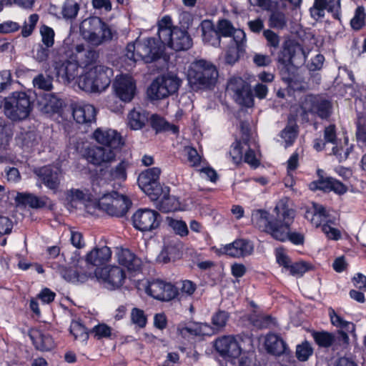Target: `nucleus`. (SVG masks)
Masks as SVG:
<instances>
[{
    "mask_svg": "<svg viewBox=\"0 0 366 366\" xmlns=\"http://www.w3.org/2000/svg\"><path fill=\"white\" fill-rule=\"evenodd\" d=\"M365 14L364 8L358 6L355 13V16L351 19L350 24L352 29L355 30L360 29L365 25Z\"/></svg>",
    "mask_w": 366,
    "mask_h": 366,
    "instance_id": "obj_56",
    "label": "nucleus"
},
{
    "mask_svg": "<svg viewBox=\"0 0 366 366\" xmlns=\"http://www.w3.org/2000/svg\"><path fill=\"white\" fill-rule=\"evenodd\" d=\"M80 32L86 42L95 46L111 41L117 36V32L97 16L84 19L80 24Z\"/></svg>",
    "mask_w": 366,
    "mask_h": 366,
    "instance_id": "obj_3",
    "label": "nucleus"
},
{
    "mask_svg": "<svg viewBox=\"0 0 366 366\" xmlns=\"http://www.w3.org/2000/svg\"><path fill=\"white\" fill-rule=\"evenodd\" d=\"M113 88L117 97L124 102H129L134 96L136 84L132 76L122 74L116 77Z\"/></svg>",
    "mask_w": 366,
    "mask_h": 366,
    "instance_id": "obj_19",
    "label": "nucleus"
},
{
    "mask_svg": "<svg viewBox=\"0 0 366 366\" xmlns=\"http://www.w3.org/2000/svg\"><path fill=\"white\" fill-rule=\"evenodd\" d=\"M156 192L152 197H149L152 201H156V207L163 212L176 211L179 208V199L169 194V188L163 187L155 189Z\"/></svg>",
    "mask_w": 366,
    "mask_h": 366,
    "instance_id": "obj_16",
    "label": "nucleus"
},
{
    "mask_svg": "<svg viewBox=\"0 0 366 366\" xmlns=\"http://www.w3.org/2000/svg\"><path fill=\"white\" fill-rule=\"evenodd\" d=\"M244 43L242 44L241 48H239L237 44L234 43L229 46L226 52L225 61L229 64H234L239 58V52L244 50Z\"/></svg>",
    "mask_w": 366,
    "mask_h": 366,
    "instance_id": "obj_57",
    "label": "nucleus"
},
{
    "mask_svg": "<svg viewBox=\"0 0 366 366\" xmlns=\"http://www.w3.org/2000/svg\"><path fill=\"white\" fill-rule=\"evenodd\" d=\"M132 322L139 327H144L147 324V317L142 310L134 307L131 311Z\"/></svg>",
    "mask_w": 366,
    "mask_h": 366,
    "instance_id": "obj_58",
    "label": "nucleus"
},
{
    "mask_svg": "<svg viewBox=\"0 0 366 366\" xmlns=\"http://www.w3.org/2000/svg\"><path fill=\"white\" fill-rule=\"evenodd\" d=\"M324 140L326 143H331L335 146L338 144L335 125L330 124L325 128Z\"/></svg>",
    "mask_w": 366,
    "mask_h": 366,
    "instance_id": "obj_62",
    "label": "nucleus"
},
{
    "mask_svg": "<svg viewBox=\"0 0 366 366\" xmlns=\"http://www.w3.org/2000/svg\"><path fill=\"white\" fill-rule=\"evenodd\" d=\"M70 332L75 340L86 342L89 337L86 327L78 321H72L70 325Z\"/></svg>",
    "mask_w": 366,
    "mask_h": 366,
    "instance_id": "obj_48",
    "label": "nucleus"
},
{
    "mask_svg": "<svg viewBox=\"0 0 366 366\" xmlns=\"http://www.w3.org/2000/svg\"><path fill=\"white\" fill-rule=\"evenodd\" d=\"M30 97L25 92H13L6 99L4 112L13 122H19L29 117L32 111Z\"/></svg>",
    "mask_w": 366,
    "mask_h": 366,
    "instance_id": "obj_6",
    "label": "nucleus"
},
{
    "mask_svg": "<svg viewBox=\"0 0 366 366\" xmlns=\"http://www.w3.org/2000/svg\"><path fill=\"white\" fill-rule=\"evenodd\" d=\"M66 56L70 59L66 61H56L54 64V70L56 76L64 84H69L79 76V65L73 59V56Z\"/></svg>",
    "mask_w": 366,
    "mask_h": 366,
    "instance_id": "obj_15",
    "label": "nucleus"
},
{
    "mask_svg": "<svg viewBox=\"0 0 366 366\" xmlns=\"http://www.w3.org/2000/svg\"><path fill=\"white\" fill-rule=\"evenodd\" d=\"M187 154V160L192 167H197L200 164L202 158L198 154L197 149L193 147L186 148Z\"/></svg>",
    "mask_w": 366,
    "mask_h": 366,
    "instance_id": "obj_64",
    "label": "nucleus"
},
{
    "mask_svg": "<svg viewBox=\"0 0 366 366\" xmlns=\"http://www.w3.org/2000/svg\"><path fill=\"white\" fill-rule=\"evenodd\" d=\"M229 317V313L224 310H218L212 315L211 322L217 332L224 330L227 324Z\"/></svg>",
    "mask_w": 366,
    "mask_h": 366,
    "instance_id": "obj_43",
    "label": "nucleus"
},
{
    "mask_svg": "<svg viewBox=\"0 0 366 366\" xmlns=\"http://www.w3.org/2000/svg\"><path fill=\"white\" fill-rule=\"evenodd\" d=\"M101 192H98L93 183L92 192L89 189H71L66 193V201L71 207H77L79 204L87 206V202L92 200L94 195L100 194Z\"/></svg>",
    "mask_w": 366,
    "mask_h": 366,
    "instance_id": "obj_22",
    "label": "nucleus"
},
{
    "mask_svg": "<svg viewBox=\"0 0 366 366\" xmlns=\"http://www.w3.org/2000/svg\"><path fill=\"white\" fill-rule=\"evenodd\" d=\"M214 347L217 352L227 362L232 365L239 364V360L245 353H242V349L238 341L237 337L232 335H222L217 338L214 342Z\"/></svg>",
    "mask_w": 366,
    "mask_h": 366,
    "instance_id": "obj_8",
    "label": "nucleus"
},
{
    "mask_svg": "<svg viewBox=\"0 0 366 366\" xmlns=\"http://www.w3.org/2000/svg\"><path fill=\"white\" fill-rule=\"evenodd\" d=\"M305 217L313 226L318 227L325 224L327 221V215L325 208L322 205L312 202L311 206L306 208Z\"/></svg>",
    "mask_w": 366,
    "mask_h": 366,
    "instance_id": "obj_29",
    "label": "nucleus"
},
{
    "mask_svg": "<svg viewBox=\"0 0 366 366\" xmlns=\"http://www.w3.org/2000/svg\"><path fill=\"white\" fill-rule=\"evenodd\" d=\"M264 347L267 352L277 356L282 355L287 350L284 340L274 333H269L265 336Z\"/></svg>",
    "mask_w": 366,
    "mask_h": 366,
    "instance_id": "obj_37",
    "label": "nucleus"
},
{
    "mask_svg": "<svg viewBox=\"0 0 366 366\" xmlns=\"http://www.w3.org/2000/svg\"><path fill=\"white\" fill-rule=\"evenodd\" d=\"M160 174L161 169L159 167H152L143 171L139 175L138 184L149 197L153 196L156 192L155 189L162 187L159 184Z\"/></svg>",
    "mask_w": 366,
    "mask_h": 366,
    "instance_id": "obj_20",
    "label": "nucleus"
},
{
    "mask_svg": "<svg viewBox=\"0 0 366 366\" xmlns=\"http://www.w3.org/2000/svg\"><path fill=\"white\" fill-rule=\"evenodd\" d=\"M73 59L77 62L79 66L86 69L92 65L98 58V54L92 49H85L83 44H78L74 46L71 51Z\"/></svg>",
    "mask_w": 366,
    "mask_h": 366,
    "instance_id": "obj_28",
    "label": "nucleus"
},
{
    "mask_svg": "<svg viewBox=\"0 0 366 366\" xmlns=\"http://www.w3.org/2000/svg\"><path fill=\"white\" fill-rule=\"evenodd\" d=\"M79 10V6L76 2L67 1L62 7V15L66 19L75 18Z\"/></svg>",
    "mask_w": 366,
    "mask_h": 366,
    "instance_id": "obj_55",
    "label": "nucleus"
},
{
    "mask_svg": "<svg viewBox=\"0 0 366 366\" xmlns=\"http://www.w3.org/2000/svg\"><path fill=\"white\" fill-rule=\"evenodd\" d=\"M132 204L129 199L117 192L104 194L95 203L97 207L111 216L122 217Z\"/></svg>",
    "mask_w": 366,
    "mask_h": 366,
    "instance_id": "obj_7",
    "label": "nucleus"
},
{
    "mask_svg": "<svg viewBox=\"0 0 366 366\" xmlns=\"http://www.w3.org/2000/svg\"><path fill=\"white\" fill-rule=\"evenodd\" d=\"M192 46V39L188 32L177 27L173 28V36L169 47L176 50H187Z\"/></svg>",
    "mask_w": 366,
    "mask_h": 366,
    "instance_id": "obj_33",
    "label": "nucleus"
},
{
    "mask_svg": "<svg viewBox=\"0 0 366 366\" xmlns=\"http://www.w3.org/2000/svg\"><path fill=\"white\" fill-rule=\"evenodd\" d=\"M325 10L336 19H340V0H315L310 9V16L317 21L325 16Z\"/></svg>",
    "mask_w": 366,
    "mask_h": 366,
    "instance_id": "obj_18",
    "label": "nucleus"
},
{
    "mask_svg": "<svg viewBox=\"0 0 366 366\" xmlns=\"http://www.w3.org/2000/svg\"><path fill=\"white\" fill-rule=\"evenodd\" d=\"M353 147L348 144V138L345 137L343 144H336L332 147V154L335 155L339 162L345 161L349 157Z\"/></svg>",
    "mask_w": 366,
    "mask_h": 366,
    "instance_id": "obj_45",
    "label": "nucleus"
},
{
    "mask_svg": "<svg viewBox=\"0 0 366 366\" xmlns=\"http://www.w3.org/2000/svg\"><path fill=\"white\" fill-rule=\"evenodd\" d=\"M269 26L275 29H283L287 24V19L283 12L274 10L272 11L269 19Z\"/></svg>",
    "mask_w": 366,
    "mask_h": 366,
    "instance_id": "obj_50",
    "label": "nucleus"
},
{
    "mask_svg": "<svg viewBox=\"0 0 366 366\" xmlns=\"http://www.w3.org/2000/svg\"><path fill=\"white\" fill-rule=\"evenodd\" d=\"M227 89L233 93L237 103L247 107L253 105V96L249 84L241 77H232L227 84Z\"/></svg>",
    "mask_w": 366,
    "mask_h": 366,
    "instance_id": "obj_13",
    "label": "nucleus"
},
{
    "mask_svg": "<svg viewBox=\"0 0 366 366\" xmlns=\"http://www.w3.org/2000/svg\"><path fill=\"white\" fill-rule=\"evenodd\" d=\"M97 110L89 104H82L76 106L73 110V117L79 124H88L96 120Z\"/></svg>",
    "mask_w": 366,
    "mask_h": 366,
    "instance_id": "obj_30",
    "label": "nucleus"
},
{
    "mask_svg": "<svg viewBox=\"0 0 366 366\" xmlns=\"http://www.w3.org/2000/svg\"><path fill=\"white\" fill-rule=\"evenodd\" d=\"M58 272L67 282L72 283L84 282L87 280L85 274H79L75 270L64 267H58Z\"/></svg>",
    "mask_w": 366,
    "mask_h": 366,
    "instance_id": "obj_42",
    "label": "nucleus"
},
{
    "mask_svg": "<svg viewBox=\"0 0 366 366\" xmlns=\"http://www.w3.org/2000/svg\"><path fill=\"white\" fill-rule=\"evenodd\" d=\"M218 76L216 66L203 59L194 60L187 70V79L193 89H211L217 83Z\"/></svg>",
    "mask_w": 366,
    "mask_h": 366,
    "instance_id": "obj_2",
    "label": "nucleus"
},
{
    "mask_svg": "<svg viewBox=\"0 0 366 366\" xmlns=\"http://www.w3.org/2000/svg\"><path fill=\"white\" fill-rule=\"evenodd\" d=\"M112 75V69L103 65H96L86 69L78 76L76 83L80 89L86 92H100L109 86Z\"/></svg>",
    "mask_w": 366,
    "mask_h": 366,
    "instance_id": "obj_4",
    "label": "nucleus"
},
{
    "mask_svg": "<svg viewBox=\"0 0 366 366\" xmlns=\"http://www.w3.org/2000/svg\"><path fill=\"white\" fill-rule=\"evenodd\" d=\"M313 349L308 342H302L296 347V357L300 361H306L312 355Z\"/></svg>",
    "mask_w": 366,
    "mask_h": 366,
    "instance_id": "obj_54",
    "label": "nucleus"
},
{
    "mask_svg": "<svg viewBox=\"0 0 366 366\" xmlns=\"http://www.w3.org/2000/svg\"><path fill=\"white\" fill-rule=\"evenodd\" d=\"M223 253L232 257L240 258L250 255L254 250L253 244L245 239H237L233 242L224 245Z\"/></svg>",
    "mask_w": 366,
    "mask_h": 366,
    "instance_id": "obj_24",
    "label": "nucleus"
},
{
    "mask_svg": "<svg viewBox=\"0 0 366 366\" xmlns=\"http://www.w3.org/2000/svg\"><path fill=\"white\" fill-rule=\"evenodd\" d=\"M297 55L305 59L303 50L298 46L287 44L278 56V61L283 66H293Z\"/></svg>",
    "mask_w": 366,
    "mask_h": 366,
    "instance_id": "obj_31",
    "label": "nucleus"
},
{
    "mask_svg": "<svg viewBox=\"0 0 366 366\" xmlns=\"http://www.w3.org/2000/svg\"><path fill=\"white\" fill-rule=\"evenodd\" d=\"M127 164L125 162H121L115 168L109 172L111 180L117 181L118 184L124 182L127 179Z\"/></svg>",
    "mask_w": 366,
    "mask_h": 366,
    "instance_id": "obj_51",
    "label": "nucleus"
},
{
    "mask_svg": "<svg viewBox=\"0 0 366 366\" xmlns=\"http://www.w3.org/2000/svg\"><path fill=\"white\" fill-rule=\"evenodd\" d=\"M34 172L46 187L52 190L58 189L61 177L60 169L51 166H44L36 168Z\"/></svg>",
    "mask_w": 366,
    "mask_h": 366,
    "instance_id": "obj_23",
    "label": "nucleus"
},
{
    "mask_svg": "<svg viewBox=\"0 0 366 366\" xmlns=\"http://www.w3.org/2000/svg\"><path fill=\"white\" fill-rule=\"evenodd\" d=\"M149 119V113L142 108H134L127 114V126L132 130L142 129Z\"/></svg>",
    "mask_w": 366,
    "mask_h": 366,
    "instance_id": "obj_32",
    "label": "nucleus"
},
{
    "mask_svg": "<svg viewBox=\"0 0 366 366\" xmlns=\"http://www.w3.org/2000/svg\"><path fill=\"white\" fill-rule=\"evenodd\" d=\"M134 228L142 232H152L157 229L161 222V216L150 209H138L132 216Z\"/></svg>",
    "mask_w": 366,
    "mask_h": 366,
    "instance_id": "obj_12",
    "label": "nucleus"
},
{
    "mask_svg": "<svg viewBox=\"0 0 366 366\" xmlns=\"http://www.w3.org/2000/svg\"><path fill=\"white\" fill-rule=\"evenodd\" d=\"M117 256L118 262L129 270H137L141 266V259L128 249H119Z\"/></svg>",
    "mask_w": 366,
    "mask_h": 366,
    "instance_id": "obj_38",
    "label": "nucleus"
},
{
    "mask_svg": "<svg viewBox=\"0 0 366 366\" xmlns=\"http://www.w3.org/2000/svg\"><path fill=\"white\" fill-rule=\"evenodd\" d=\"M40 34L43 44L47 48H51L54 44L55 33L52 28L43 25L40 28Z\"/></svg>",
    "mask_w": 366,
    "mask_h": 366,
    "instance_id": "obj_53",
    "label": "nucleus"
},
{
    "mask_svg": "<svg viewBox=\"0 0 366 366\" xmlns=\"http://www.w3.org/2000/svg\"><path fill=\"white\" fill-rule=\"evenodd\" d=\"M244 147L240 142H237L230 149L229 155L234 164H239L243 160Z\"/></svg>",
    "mask_w": 366,
    "mask_h": 366,
    "instance_id": "obj_60",
    "label": "nucleus"
},
{
    "mask_svg": "<svg viewBox=\"0 0 366 366\" xmlns=\"http://www.w3.org/2000/svg\"><path fill=\"white\" fill-rule=\"evenodd\" d=\"M111 257L112 251L110 248L107 246H104L94 248L86 254L85 260L89 264L100 266L108 262Z\"/></svg>",
    "mask_w": 366,
    "mask_h": 366,
    "instance_id": "obj_34",
    "label": "nucleus"
},
{
    "mask_svg": "<svg viewBox=\"0 0 366 366\" xmlns=\"http://www.w3.org/2000/svg\"><path fill=\"white\" fill-rule=\"evenodd\" d=\"M219 37H232V41L234 44H237L239 48L243 43L246 42V34L242 29H236L232 24L227 20L222 19L218 21L216 29Z\"/></svg>",
    "mask_w": 366,
    "mask_h": 366,
    "instance_id": "obj_25",
    "label": "nucleus"
},
{
    "mask_svg": "<svg viewBox=\"0 0 366 366\" xmlns=\"http://www.w3.org/2000/svg\"><path fill=\"white\" fill-rule=\"evenodd\" d=\"M39 20V16L36 14H31L29 17L28 22L24 26L21 34L23 36H29L33 31L36 23Z\"/></svg>",
    "mask_w": 366,
    "mask_h": 366,
    "instance_id": "obj_61",
    "label": "nucleus"
},
{
    "mask_svg": "<svg viewBox=\"0 0 366 366\" xmlns=\"http://www.w3.org/2000/svg\"><path fill=\"white\" fill-rule=\"evenodd\" d=\"M36 106L42 113L51 114L59 112L62 101L56 94L45 93L37 97Z\"/></svg>",
    "mask_w": 366,
    "mask_h": 366,
    "instance_id": "obj_27",
    "label": "nucleus"
},
{
    "mask_svg": "<svg viewBox=\"0 0 366 366\" xmlns=\"http://www.w3.org/2000/svg\"><path fill=\"white\" fill-rule=\"evenodd\" d=\"M332 177L320 178L317 181H314L310 184L311 190H322L324 192H330V186Z\"/></svg>",
    "mask_w": 366,
    "mask_h": 366,
    "instance_id": "obj_59",
    "label": "nucleus"
},
{
    "mask_svg": "<svg viewBox=\"0 0 366 366\" xmlns=\"http://www.w3.org/2000/svg\"><path fill=\"white\" fill-rule=\"evenodd\" d=\"M29 337L37 350L49 351L54 347V340L48 333L39 330H32L30 331Z\"/></svg>",
    "mask_w": 366,
    "mask_h": 366,
    "instance_id": "obj_36",
    "label": "nucleus"
},
{
    "mask_svg": "<svg viewBox=\"0 0 366 366\" xmlns=\"http://www.w3.org/2000/svg\"><path fill=\"white\" fill-rule=\"evenodd\" d=\"M53 79L54 78L50 75L39 74L33 79L32 83L36 89L51 91L54 88Z\"/></svg>",
    "mask_w": 366,
    "mask_h": 366,
    "instance_id": "obj_44",
    "label": "nucleus"
},
{
    "mask_svg": "<svg viewBox=\"0 0 366 366\" xmlns=\"http://www.w3.org/2000/svg\"><path fill=\"white\" fill-rule=\"evenodd\" d=\"M17 142L24 150L29 152L38 145L39 137L33 131L21 132L17 137Z\"/></svg>",
    "mask_w": 366,
    "mask_h": 366,
    "instance_id": "obj_40",
    "label": "nucleus"
},
{
    "mask_svg": "<svg viewBox=\"0 0 366 366\" xmlns=\"http://www.w3.org/2000/svg\"><path fill=\"white\" fill-rule=\"evenodd\" d=\"M297 127L295 123H290L286 126V127L281 132V137L285 140V147L291 146L297 135Z\"/></svg>",
    "mask_w": 366,
    "mask_h": 366,
    "instance_id": "obj_46",
    "label": "nucleus"
},
{
    "mask_svg": "<svg viewBox=\"0 0 366 366\" xmlns=\"http://www.w3.org/2000/svg\"><path fill=\"white\" fill-rule=\"evenodd\" d=\"M276 261L282 267V272L295 277H301L311 269V265L306 262L292 263L291 259L282 248L275 250Z\"/></svg>",
    "mask_w": 366,
    "mask_h": 366,
    "instance_id": "obj_14",
    "label": "nucleus"
},
{
    "mask_svg": "<svg viewBox=\"0 0 366 366\" xmlns=\"http://www.w3.org/2000/svg\"><path fill=\"white\" fill-rule=\"evenodd\" d=\"M163 50L159 41L154 38H147L144 40H137L129 43L126 48L125 56L133 62L143 61L150 63L159 59Z\"/></svg>",
    "mask_w": 366,
    "mask_h": 366,
    "instance_id": "obj_5",
    "label": "nucleus"
},
{
    "mask_svg": "<svg viewBox=\"0 0 366 366\" xmlns=\"http://www.w3.org/2000/svg\"><path fill=\"white\" fill-rule=\"evenodd\" d=\"M287 198L280 199L273 210L275 217L264 209H254L252 212V224L259 229L269 234L274 239L284 242L287 237L289 226L295 217V211L290 207Z\"/></svg>",
    "mask_w": 366,
    "mask_h": 366,
    "instance_id": "obj_1",
    "label": "nucleus"
},
{
    "mask_svg": "<svg viewBox=\"0 0 366 366\" xmlns=\"http://www.w3.org/2000/svg\"><path fill=\"white\" fill-rule=\"evenodd\" d=\"M158 41L161 46L163 44L169 46L173 36V29H158Z\"/></svg>",
    "mask_w": 366,
    "mask_h": 366,
    "instance_id": "obj_63",
    "label": "nucleus"
},
{
    "mask_svg": "<svg viewBox=\"0 0 366 366\" xmlns=\"http://www.w3.org/2000/svg\"><path fill=\"white\" fill-rule=\"evenodd\" d=\"M146 292L154 299L162 301H169L176 295V290L172 285L159 280L149 282L146 287Z\"/></svg>",
    "mask_w": 366,
    "mask_h": 366,
    "instance_id": "obj_21",
    "label": "nucleus"
},
{
    "mask_svg": "<svg viewBox=\"0 0 366 366\" xmlns=\"http://www.w3.org/2000/svg\"><path fill=\"white\" fill-rule=\"evenodd\" d=\"M312 335L316 343L320 347H328L335 341V337L327 332H315Z\"/></svg>",
    "mask_w": 366,
    "mask_h": 366,
    "instance_id": "obj_52",
    "label": "nucleus"
},
{
    "mask_svg": "<svg viewBox=\"0 0 366 366\" xmlns=\"http://www.w3.org/2000/svg\"><path fill=\"white\" fill-rule=\"evenodd\" d=\"M186 330L191 334L195 335H212L217 333L214 325H209L208 323H198L194 327H186Z\"/></svg>",
    "mask_w": 366,
    "mask_h": 366,
    "instance_id": "obj_47",
    "label": "nucleus"
},
{
    "mask_svg": "<svg viewBox=\"0 0 366 366\" xmlns=\"http://www.w3.org/2000/svg\"><path fill=\"white\" fill-rule=\"evenodd\" d=\"M167 222L177 234L181 237H185L188 234L189 231L185 222L168 217Z\"/></svg>",
    "mask_w": 366,
    "mask_h": 366,
    "instance_id": "obj_49",
    "label": "nucleus"
},
{
    "mask_svg": "<svg viewBox=\"0 0 366 366\" xmlns=\"http://www.w3.org/2000/svg\"><path fill=\"white\" fill-rule=\"evenodd\" d=\"M15 200L16 203L28 205L31 208H42L46 205L48 198L46 197H38L29 193H17Z\"/></svg>",
    "mask_w": 366,
    "mask_h": 366,
    "instance_id": "obj_39",
    "label": "nucleus"
},
{
    "mask_svg": "<svg viewBox=\"0 0 366 366\" xmlns=\"http://www.w3.org/2000/svg\"><path fill=\"white\" fill-rule=\"evenodd\" d=\"M200 29L204 44L214 47L220 46V37L211 21H202L200 24Z\"/></svg>",
    "mask_w": 366,
    "mask_h": 366,
    "instance_id": "obj_35",
    "label": "nucleus"
},
{
    "mask_svg": "<svg viewBox=\"0 0 366 366\" xmlns=\"http://www.w3.org/2000/svg\"><path fill=\"white\" fill-rule=\"evenodd\" d=\"M85 159L94 165H102L114 161L116 149L105 147H91L85 149Z\"/></svg>",
    "mask_w": 366,
    "mask_h": 366,
    "instance_id": "obj_17",
    "label": "nucleus"
},
{
    "mask_svg": "<svg viewBox=\"0 0 366 366\" xmlns=\"http://www.w3.org/2000/svg\"><path fill=\"white\" fill-rule=\"evenodd\" d=\"M305 114L310 113L322 119H327L332 113V104L329 100L315 95H307L301 103Z\"/></svg>",
    "mask_w": 366,
    "mask_h": 366,
    "instance_id": "obj_11",
    "label": "nucleus"
},
{
    "mask_svg": "<svg viewBox=\"0 0 366 366\" xmlns=\"http://www.w3.org/2000/svg\"><path fill=\"white\" fill-rule=\"evenodd\" d=\"M94 139L103 147L117 149L122 144L119 134L114 129L98 128L93 133Z\"/></svg>",
    "mask_w": 366,
    "mask_h": 366,
    "instance_id": "obj_26",
    "label": "nucleus"
},
{
    "mask_svg": "<svg viewBox=\"0 0 366 366\" xmlns=\"http://www.w3.org/2000/svg\"><path fill=\"white\" fill-rule=\"evenodd\" d=\"M94 275L104 287L110 290L121 287L126 278L124 271L117 266L97 268Z\"/></svg>",
    "mask_w": 366,
    "mask_h": 366,
    "instance_id": "obj_10",
    "label": "nucleus"
},
{
    "mask_svg": "<svg viewBox=\"0 0 366 366\" xmlns=\"http://www.w3.org/2000/svg\"><path fill=\"white\" fill-rule=\"evenodd\" d=\"M149 119L152 127L156 130L157 132L171 131L173 134H176L178 132V128L176 126L169 124L164 118L157 114H152L149 117Z\"/></svg>",
    "mask_w": 366,
    "mask_h": 366,
    "instance_id": "obj_41",
    "label": "nucleus"
},
{
    "mask_svg": "<svg viewBox=\"0 0 366 366\" xmlns=\"http://www.w3.org/2000/svg\"><path fill=\"white\" fill-rule=\"evenodd\" d=\"M181 80L174 74H167L156 78L148 89L152 99H164L174 94L181 84Z\"/></svg>",
    "mask_w": 366,
    "mask_h": 366,
    "instance_id": "obj_9",
    "label": "nucleus"
}]
</instances>
